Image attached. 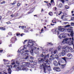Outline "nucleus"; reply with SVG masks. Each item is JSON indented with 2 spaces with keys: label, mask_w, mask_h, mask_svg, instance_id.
<instances>
[{
  "label": "nucleus",
  "mask_w": 74,
  "mask_h": 74,
  "mask_svg": "<svg viewBox=\"0 0 74 74\" xmlns=\"http://www.w3.org/2000/svg\"><path fill=\"white\" fill-rule=\"evenodd\" d=\"M73 27H69L67 29H66L68 32H69V33H71L70 34H66V35L68 37H73V36H74V32H73Z\"/></svg>",
  "instance_id": "obj_1"
},
{
  "label": "nucleus",
  "mask_w": 74,
  "mask_h": 74,
  "mask_svg": "<svg viewBox=\"0 0 74 74\" xmlns=\"http://www.w3.org/2000/svg\"><path fill=\"white\" fill-rule=\"evenodd\" d=\"M13 68H15L18 71H19V70H26V69L23 68L22 65H20L19 66L17 65H14Z\"/></svg>",
  "instance_id": "obj_2"
},
{
  "label": "nucleus",
  "mask_w": 74,
  "mask_h": 74,
  "mask_svg": "<svg viewBox=\"0 0 74 74\" xmlns=\"http://www.w3.org/2000/svg\"><path fill=\"white\" fill-rule=\"evenodd\" d=\"M40 67H43V70L45 73H47L46 70H47V68H48L47 70L48 71H51V66H48V65H47L42 64V65H41Z\"/></svg>",
  "instance_id": "obj_3"
},
{
  "label": "nucleus",
  "mask_w": 74,
  "mask_h": 74,
  "mask_svg": "<svg viewBox=\"0 0 74 74\" xmlns=\"http://www.w3.org/2000/svg\"><path fill=\"white\" fill-rule=\"evenodd\" d=\"M7 66L8 67H9L8 69V74H11V72H12V71H11V69H12V65H7Z\"/></svg>",
  "instance_id": "obj_4"
},
{
  "label": "nucleus",
  "mask_w": 74,
  "mask_h": 74,
  "mask_svg": "<svg viewBox=\"0 0 74 74\" xmlns=\"http://www.w3.org/2000/svg\"><path fill=\"white\" fill-rule=\"evenodd\" d=\"M66 44H69V45H71L72 44L73 45V49H74V45L73 43V40L71 41V42L68 41H66Z\"/></svg>",
  "instance_id": "obj_5"
},
{
  "label": "nucleus",
  "mask_w": 74,
  "mask_h": 74,
  "mask_svg": "<svg viewBox=\"0 0 74 74\" xmlns=\"http://www.w3.org/2000/svg\"><path fill=\"white\" fill-rule=\"evenodd\" d=\"M71 40V38H66L63 40V41H62V42H63L65 41H70V40Z\"/></svg>",
  "instance_id": "obj_6"
},
{
  "label": "nucleus",
  "mask_w": 74,
  "mask_h": 74,
  "mask_svg": "<svg viewBox=\"0 0 74 74\" xmlns=\"http://www.w3.org/2000/svg\"><path fill=\"white\" fill-rule=\"evenodd\" d=\"M16 38H14L12 37L10 41L12 43H14L16 41Z\"/></svg>",
  "instance_id": "obj_7"
},
{
  "label": "nucleus",
  "mask_w": 74,
  "mask_h": 74,
  "mask_svg": "<svg viewBox=\"0 0 74 74\" xmlns=\"http://www.w3.org/2000/svg\"><path fill=\"white\" fill-rule=\"evenodd\" d=\"M53 70H56V71H60V69L59 67H54Z\"/></svg>",
  "instance_id": "obj_8"
},
{
  "label": "nucleus",
  "mask_w": 74,
  "mask_h": 74,
  "mask_svg": "<svg viewBox=\"0 0 74 74\" xmlns=\"http://www.w3.org/2000/svg\"><path fill=\"white\" fill-rule=\"evenodd\" d=\"M61 27H62L61 26L58 27V30L61 32H63L64 31V28H61Z\"/></svg>",
  "instance_id": "obj_9"
},
{
  "label": "nucleus",
  "mask_w": 74,
  "mask_h": 74,
  "mask_svg": "<svg viewBox=\"0 0 74 74\" xmlns=\"http://www.w3.org/2000/svg\"><path fill=\"white\" fill-rule=\"evenodd\" d=\"M43 61V58H39L38 59V63H41Z\"/></svg>",
  "instance_id": "obj_10"
},
{
  "label": "nucleus",
  "mask_w": 74,
  "mask_h": 74,
  "mask_svg": "<svg viewBox=\"0 0 74 74\" xmlns=\"http://www.w3.org/2000/svg\"><path fill=\"white\" fill-rule=\"evenodd\" d=\"M53 64L55 66H58V62L56 60H54L53 61Z\"/></svg>",
  "instance_id": "obj_11"
},
{
  "label": "nucleus",
  "mask_w": 74,
  "mask_h": 74,
  "mask_svg": "<svg viewBox=\"0 0 74 74\" xmlns=\"http://www.w3.org/2000/svg\"><path fill=\"white\" fill-rule=\"evenodd\" d=\"M45 53L44 52H43L40 55V57L42 58H43L45 56Z\"/></svg>",
  "instance_id": "obj_12"
},
{
  "label": "nucleus",
  "mask_w": 74,
  "mask_h": 74,
  "mask_svg": "<svg viewBox=\"0 0 74 74\" xmlns=\"http://www.w3.org/2000/svg\"><path fill=\"white\" fill-rule=\"evenodd\" d=\"M25 66L26 67H31V66H30V63L29 62H26Z\"/></svg>",
  "instance_id": "obj_13"
},
{
  "label": "nucleus",
  "mask_w": 74,
  "mask_h": 74,
  "mask_svg": "<svg viewBox=\"0 0 74 74\" xmlns=\"http://www.w3.org/2000/svg\"><path fill=\"white\" fill-rule=\"evenodd\" d=\"M60 35L61 36V37ZM59 38L60 39H62V38H66V36H62V34H61L60 36H59Z\"/></svg>",
  "instance_id": "obj_14"
},
{
  "label": "nucleus",
  "mask_w": 74,
  "mask_h": 74,
  "mask_svg": "<svg viewBox=\"0 0 74 74\" xmlns=\"http://www.w3.org/2000/svg\"><path fill=\"white\" fill-rule=\"evenodd\" d=\"M67 56L69 58H70V59H71L72 57H73V55L70 53H68L67 55Z\"/></svg>",
  "instance_id": "obj_15"
},
{
  "label": "nucleus",
  "mask_w": 74,
  "mask_h": 74,
  "mask_svg": "<svg viewBox=\"0 0 74 74\" xmlns=\"http://www.w3.org/2000/svg\"><path fill=\"white\" fill-rule=\"evenodd\" d=\"M62 56H64L65 55L66 53V51L65 50H64L63 51H62L61 52Z\"/></svg>",
  "instance_id": "obj_16"
},
{
  "label": "nucleus",
  "mask_w": 74,
  "mask_h": 74,
  "mask_svg": "<svg viewBox=\"0 0 74 74\" xmlns=\"http://www.w3.org/2000/svg\"><path fill=\"white\" fill-rule=\"evenodd\" d=\"M33 49H32L30 51V52L32 56H34V53H33Z\"/></svg>",
  "instance_id": "obj_17"
},
{
  "label": "nucleus",
  "mask_w": 74,
  "mask_h": 74,
  "mask_svg": "<svg viewBox=\"0 0 74 74\" xmlns=\"http://www.w3.org/2000/svg\"><path fill=\"white\" fill-rule=\"evenodd\" d=\"M49 54H48L47 55H45L44 58V59H46V58H49Z\"/></svg>",
  "instance_id": "obj_18"
},
{
  "label": "nucleus",
  "mask_w": 74,
  "mask_h": 74,
  "mask_svg": "<svg viewBox=\"0 0 74 74\" xmlns=\"http://www.w3.org/2000/svg\"><path fill=\"white\" fill-rule=\"evenodd\" d=\"M3 61L4 62V64H7V62H8V60H6L5 59H3Z\"/></svg>",
  "instance_id": "obj_19"
},
{
  "label": "nucleus",
  "mask_w": 74,
  "mask_h": 74,
  "mask_svg": "<svg viewBox=\"0 0 74 74\" xmlns=\"http://www.w3.org/2000/svg\"><path fill=\"white\" fill-rule=\"evenodd\" d=\"M46 60L45 61V64H44V65H46V64H47V63H48V59H46Z\"/></svg>",
  "instance_id": "obj_20"
},
{
  "label": "nucleus",
  "mask_w": 74,
  "mask_h": 74,
  "mask_svg": "<svg viewBox=\"0 0 74 74\" xmlns=\"http://www.w3.org/2000/svg\"><path fill=\"white\" fill-rule=\"evenodd\" d=\"M62 59H63V60H64V61L66 63V59H67V58L66 57H64V58H62Z\"/></svg>",
  "instance_id": "obj_21"
},
{
  "label": "nucleus",
  "mask_w": 74,
  "mask_h": 74,
  "mask_svg": "<svg viewBox=\"0 0 74 74\" xmlns=\"http://www.w3.org/2000/svg\"><path fill=\"white\" fill-rule=\"evenodd\" d=\"M65 49L66 52H68L69 50V48L68 47H66Z\"/></svg>",
  "instance_id": "obj_22"
},
{
  "label": "nucleus",
  "mask_w": 74,
  "mask_h": 74,
  "mask_svg": "<svg viewBox=\"0 0 74 74\" xmlns=\"http://www.w3.org/2000/svg\"><path fill=\"white\" fill-rule=\"evenodd\" d=\"M47 45H53V44L51 43V42L49 43V42H47Z\"/></svg>",
  "instance_id": "obj_23"
},
{
  "label": "nucleus",
  "mask_w": 74,
  "mask_h": 74,
  "mask_svg": "<svg viewBox=\"0 0 74 74\" xmlns=\"http://www.w3.org/2000/svg\"><path fill=\"white\" fill-rule=\"evenodd\" d=\"M49 15L50 16H52L53 15V13L52 12H50L49 13Z\"/></svg>",
  "instance_id": "obj_24"
},
{
  "label": "nucleus",
  "mask_w": 74,
  "mask_h": 74,
  "mask_svg": "<svg viewBox=\"0 0 74 74\" xmlns=\"http://www.w3.org/2000/svg\"><path fill=\"white\" fill-rule=\"evenodd\" d=\"M22 64L23 65V66H24V67H25L26 66V62H23L22 63Z\"/></svg>",
  "instance_id": "obj_25"
},
{
  "label": "nucleus",
  "mask_w": 74,
  "mask_h": 74,
  "mask_svg": "<svg viewBox=\"0 0 74 74\" xmlns=\"http://www.w3.org/2000/svg\"><path fill=\"white\" fill-rule=\"evenodd\" d=\"M11 62H12V65H14V64H15V62H14V60H11Z\"/></svg>",
  "instance_id": "obj_26"
},
{
  "label": "nucleus",
  "mask_w": 74,
  "mask_h": 74,
  "mask_svg": "<svg viewBox=\"0 0 74 74\" xmlns=\"http://www.w3.org/2000/svg\"><path fill=\"white\" fill-rule=\"evenodd\" d=\"M61 66H62V67L61 69H64V67H65V66H66V64H62L61 65Z\"/></svg>",
  "instance_id": "obj_27"
},
{
  "label": "nucleus",
  "mask_w": 74,
  "mask_h": 74,
  "mask_svg": "<svg viewBox=\"0 0 74 74\" xmlns=\"http://www.w3.org/2000/svg\"><path fill=\"white\" fill-rule=\"evenodd\" d=\"M58 7H60V8H62V7H63V5L62 3H60Z\"/></svg>",
  "instance_id": "obj_28"
},
{
  "label": "nucleus",
  "mask_w": 74,
  "mask_h": 74,
  "mask_svg": "<svg viewBox=\"0 0 74 74\" xmlns=\"http://www.w3.org/2000/svg\"><path fill=\"white\" fill-rule=\"evenodd\" d=\"M30 67L32 68H34V67H35L34 65L33 64H31V65H30Z\"/></svg>",
  "instance_id": "obj_29"
},
{
  "label": "nucleus",
  "mask_w": 74,
  "mask_h": 74,
  "mask_svg": "<svg viewBox=\"0 0 74 74\" xmlns=\"http://www.w3.org/2000/svg\"><path fill=\"white\" fill-rule=\"evenodd\" d=\"M21 28L22 29H24V28H26V26H21Z\"/></svg>",
  "instance_id": "obj_30"
},
{
  "label": "nucleus",
  "mask_w": 74,
  "mask_h": 74,
  "mask_svg": "<svg viewBox=\"0 0 74 74\" xmlns=\"http://www.w3.org/2000/svg\"><path fill=\"white\" fill-rule=\"evenodd\" d=\"M32 12H33V11H32V9H31L30 10V12H28V14H31Z\"/></svg>",
  "instance_id": "obj_31"
},
{
  "label": "nucleus",
  "mask_w": 74,
  "mask_h": 74,
  "mask_svg": "<svg viewBox=\"0 0 74 74\" xmlns=\"http://www.w3.org/2000/svg\"><path fill=\"white\" fill-rule=\"evenodd\" d=\"M61 48V46H59L58 47V51H60V49Z\"/></svg>",
  "instance_id": "obj_32"
},
{
  "label": "nucleus",
  "mask_w": 74,
  "mask_h": 74,
  "mask_svg": "<svg viewBox=\"0 0 74 74\" xmlns=\"http://www.w3.org/2000/svg\"><path fill=\"white\" fill-rule=\"evenodd\" d=\"M55 58H56V59H59V57H58V55H56V56Z\"/></svg>",
  "instance_id": "obj_33"
},
{
  "label": "nucleus",
  "mask_w": 74,
  "mask_h": 74,
  "mask_svg": "<svg viewBox=\"0 0 74 74\" xmlns=\"http://www.w3.org/2000/svg\"><path fill=\"white\" fill-rule=\"evenodd\" d=\"M65 7L66 9H69V6L67 5H65Z\"/></svg>",
  "instance_id": "obj_34"
},
{
  "label": "nucleus",
  "mask_w": 74,
  "mask_h": 74,
  "mask_svg": "<svg viewBox=\"0 0 74 74\" xmlns=\"http://www.w3.org/2000/svg\"><path fill=\"white\" fill-rule=\"evenodd\" d=\"M36 64H37V62L36 61H34V65H36Z\"/></svg>",
  "instance_id": "obj_35"
},
{
  "label": "nucleus",
  "mask_w": 74,
  "mask_h": 74,
  "mask_svg": "<svg viewBox=\"0 0 74 74\" xmlns=\"http://www.w3.org/2000/svg\"><path fill=\"white\" fill-rule=\"evenodd\" d=\"M54 32H55V33H57L58 34H59V31H56V30H55L54 31Z\"/></svg>",
  "instance_id": "obj_36"
},
{
  "label": "nucleus",
  "mask_w": 74,
  "mask_h": 74,
  "mask_svg": "<svg viewBox=\"0 0 74 74\" xmlns=\"http://www.w3.org/2000/svg\"><path fill=\"white\" fill-rule=\"evenodd\" d=\"M8 34L9 36H12V33L11 32H9Z\"/></svg>",
  "instance_id": "obj_37"
},
{
  "label": "nucleus",
  "mask_w": 74,
  "mask_h": 74,
  "mask_svg": "<svg viewBox=\"0 0 74 74\" xmlns=\"http://www.w3.org/2000/svg\"><path fill=\"white\" fill-rule=\"evenodd\" d=\"M51 4L50 3H49V4H47V6H48V7H51Z\"/></svg>",
  "instance_id": "obj_38"
},
{
  "label": "nucleus",
  "mask_w": 74,
  "mask_h": 74,
  "mask_svg": "<svg viewBox=\"0 0 74 74\" xmlns=\"http://www.w3.org/2000/svg\"><path fill=\"white\" fill-rule=\"evenodd\" d=\"M16 64H20V62L18 61H16Z\"/></svg>",
  "instance_id": "obj_39"
},
{
  "label": "nucleus",
  "mask_w": 74,
  "mask_h": 74,
  "mask_svg": "<svg viewBox=\"0 0 74 74\" xmlns=\"http://www.w3.org/2000/svg\"><path fill=\"white\" fill-rule=\"evenodd\" d=\"M60 13L59 14V13H58V15H60L61 14V13H62V12L61 11H60Z\"/></svg>",
  "instance_id": "obj_40"
},
{
  "label": "nucleus",
  "mask_w": 74,
  "mask_h": 74,
  "mask_svg": "<svg viewBox=\"0 0 74 74\" xmlns=\"http://www.w3.org/2000/svg\"><path fill=\"white\" fill-rule=\"evenodd\" d=\"M57 52V50H56L54 51V54H56V53Z\"/></svg>",
  "instance_id": "obj_41"
},
{
  "label": "nucleus",
  "mask_w": 74,
  "mask_h": 74,
  "mask_svg": "<svg viewBox=\"0 0 74 74\" xmlns=\"http://www.w3.org/2000/svg\"><path fill=\"white\" fill-rule=\"evenodd\" d=\"M74 19V17H73L71 18V19L70 21H73Z\"/></svg>",
  "instance_id": "obj_42"
},
{
  "label": "nucleus",
  "mask_w": 74,
  "mask_h": 74,
  "mask_svg": "<svg viewBox=\"0 0 74 74\" xmlns=\"http://www.w3.org/2000/svg\"><path fill=\"white\" fill-rule=\"evenodd\" d=\"M30 58L31 59H32V60H34V58L33 56H31Z\"/></svg>",
  "instance_id": "obj_43"
},
{
  "label": "nucleus",
  "mask_w": 74,
  "mask_h": 74,
  "mask_svg": "<svg viewBox=\"0 0 74 74\" xmlns=\"http://www.w3.org/2000/svg\"><path fill=\"white\" fill-rule=\"evenodd\" d=\"M25 51V52H27V53H29V52H30V51H29L28 50H26Z\"/></svg>",
  "instance_id": "obj_44"
},
{
  "label": "nucleus",
  "mask_w": 74,
  "mask_h": 74,
  "mask_svg": "<svg viewBox=\"0 0 74 74\" xmlns=\"http://www.w3.org/2000/svg\"><path fill=\"white\" fill-rule=\"evenodd\" d=\"M71 26H74V23L72 22L71 23Z\"/></svg>",
  "instance_id": "obj_45"
},
{
  "label": "nucleus",
  "mask_w": 74,
  "mask_h": 74,
  "mask_svg": "<svg viewBox=\"0 0 74 74\" xmlns=\"http://www.w3.org/2000/svg\"><path fill=\"white\" fill-rule=\"evenodd\" d=\"M70 25H68L66 26V27H70Z\"/></svg>",
  "instance_id": "obj_46"
},
{
  "label": "nucleus",
  "mask_w": 74,
  "mask_h": 74,
  "mask_svg": "<svg viewBox=\"0 0 74 74\" xmlns=\"http://www.w3.org/2000/svg\"><path fill=\"white\" fill-rule=\"evenodd\" d=\"M61 2L62 3H64V0H61Z\"/></svg>",
  "instance_id": "obj_47"
},
{
  "label": "nucleus",
  "mask_w": 74,
  "mask_h": 74,
  "mask_svg": "<svg viewBox=\"0 0 74 74\" xmlns=\"http://www.w3.org/2000/svg\"><path fill=\"white\" fill-rule=\"evenodd\" d=\"M26 41H27V40H24V42H23V44H25V42H26Z\"/></svg>",
  "instance_id": "obj_48"
},
{
  "label": "nucleus",
  "mask_w": 74,
  "mask_h": 74,
  "mask_svg": "<svg viewBox=\"0 0 74 74\" xmlns=\"http://www.w3.org/2000/svg\"><path fill=\"white\" fill-rule=\"evenodd\" d=\"M29 42H30V43H32V42H33V41H32V40H29Z\"/></svg>",
  "instance_id": "obj_49"
},
{
  "label": "nucleus",
  "mask_w": 74,
  "mask_h": 74,
  "mask_svg": "<svg viewBox=\"0 0 74 74\" xmlns=\"http://www.w3.org/2000/svg\"><path fill=\"white\" fill-rule=\"evenodd\" d=\"M25 59H29V56H27L25 58Z\"/></svg>",
  "instance_id": "obj_50"
},
{
  "label": "nucleus",
  "mask_w": 74,
  "mask_h": 74,
  "mask_svg": "<svg viewBox=\"0 0 74 74\" xmlns=\"http://www.w3.org/2000/svg\"><path fill=\"white\" fill-rule=\"evenodd\" d=\"M52 49H53L52 48H51L50 49V51H52Z\"/></svg>",
  "instance_id": "obj_51"
},
{
  "label": "nucleus",
  "mask_w": 74,
  "mask_h": 74,
  "mask_svg": "<svg viewBox=\"0 0 74 74\" xmlns=\"http://www.w3.org/2000/svg\"><path fill=\"white\" fill-rule=\"evenodd\" d=\"M26 49V47H24L22 49L21 51H23V50H24V49Z\"/></svg>",
  "instance_id": "obj_52"
},
{
  "label": "nucleus",
  "mask_w": 74,
  "mask_h": 74,
  "mask_svg": "<svg viewBox=\"0 0 74 74\" xmlns=\"http://www.w3.org/2000/svg\"><path fill=\"white\" fill-rule=\"evenodd\" d=\"M53 2H54V1H53V0H51V3H53Z\"/></svg>",
  "instance_id": "obj_53"
},
{
  "label": "nucleus",
  "mask_w": 74,
  "mask_h": 74,
  "mask_svg": "<svg viewBox=\"0 0 74 74\" xmlns=\"http://www.w3.org/2000/svg\"><path fill=\"white\" fill-rule=\"evenodd\" d=\"M20 5H21V4L19 3H18L17 4V6H19Z\"/></svg>",
  "instance_id": "obj_54"
},
{
  "label": "nucleus",
  "mask_w": 74,
  "mask_h": 74,
  "mask_svg": "<svg viewBox=\"0 0 74 74\" xmlns=\"http://www.w3.org/2000/svg\"><path fill=\"white\" fill-rule=\"evenodd\" d=\"M14 2H14L13 3H12V5H15V3H14Z\"/></svg>",
  "instance_id": "obj_55"
},
{
  "label": "nucleus",
  "mask_w": 74,
  "mask_h": 74,
  "mask_svg": "<svg viewBox=\"0 0 74 74\" xmlns=\"http://www.w3.org/2000/svg\"><path fill=\"white\" fill-rule=\"evenodd\" d=\"M63 17H64V15H62L61 16V19H63Z\"/></svg>",
  "instance_id": "obj_56"
},
{
  "label": "nucleus",
  "mask_w": 74,
  "mask_h": 74,
  "mask_svg": "<svg viewBox=\"0 0 74 74\" xmlns=\"http://www.w3.org/2000/svg\"><path fill=\"white\" fill-rule=\"evenodd\" d=\"M58 64L59 66H60V61H58Z\"/></svg>",
  "instance_id": "obj_57"
},
{
  "label": "nucleus",
  "mask_w": 74,
  "mask_h": 74,
  "mask_svg": "<svg viewBox=\"0 0 74 74\" xmlns=\"http://www.w3.org/2000/svg\"><path fill=\"white\" fill-rule=\"evenodd\" d=\"M6 23H7V24H10H10L11 23H10V22H6Z\"/></svg>",
  "instance_id": "obj_58"
},
{
  "label": "nucleus",
  "mask_w": 74,
  "mask_h": 74,
  "mask_svg": "<svg viewBox=\"0 0 74 74\" xmlns=\"http://www.w3.org/2000/svg\"><path fill=\"white\" fill-rule=\"evenodd\" d=\"M2 29L3 30H5V28H2Z\"/></svg>",
  "instance_id": "obj_59"
},
{
  "label": "nucleus",
  "mask_w": 74,
  "mask_h": 74,
  "mask_svg": "<svg viewBox=\"0 0 74 74\" xmlns=\"http://www.w3.org/2000/svg\"><path fill=\"white\" fill-rule=\"evenodd\" d=\"M53 56V54H52L50 56V58H52Z\"/></svg>",
  "instance_id": "obj_60"
},
{
  "label": "nucleus",
  "mask_w": 74,
  "mask_h": 74,
  "mask_svg": "<svg viewBox=\"0 0 74 74\" xmlns=\"http://www.w3.org/2000/svg\"><path fill=\"white\" fill-rule=\"evenodd\" d=\"M62 49H66V47H62Z\"/></svg>",
  "instance_id": "obj_61"
},
{
  "label": "nucleus",
  "mask_w": 74,
  "mask_h": 74,
  "mask_svg": "<svg viewBox=\"0 0 74 74\" xmlns=\"http://www.w3.org/2000/svg\"><path fill=\"white\" fill-rule=\"evenodd\" d=\"M44 30V29L43 28H42V29H41V32H43V30Z\"/></svg>",
  "instance_id": "obj_62"
},
{
  "label": "nucleus",
  "mask_w": 74,
  "mask_h": 74,
  "mask_svg": "<svg viewBox=\"0 0 74 74\" xmlns=\"http://www.w3.org/2000/svg\"><path fill=\"white\" fill-rule=\"evenodd\" d=\"M3 51V50H0V52H2Z\"/></svg>",
  "instance_id": "obj_63"
},
{
  "label": "nucleus",
  "mask_w": 74,
  "mask_h": 74,
  "mask_svg": "<svg viewBox=\"0 0 74 74\" xmlns=\"http://www.w3.org/2000/svg\"><path fill=\"white\" fill-rule=\"evenodd\" d=\"M2 74H7V73H5V72H4V73H2Z\"/></svg>",
  "instance_id": "obj_64"
}]
</instances>
